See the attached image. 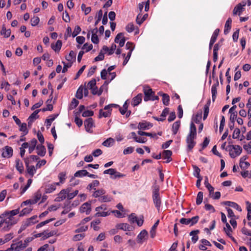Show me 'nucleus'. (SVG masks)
Returning <instances> with one entry per match:
<instances>
[{"label":"nucleus","mask_w":251,"mask_h":251,"mask_svg":"<svg viewBox=\"0 0 251 251\" xmlns=\"http://www.w3.org/2000/svg\"><path fill=\"white\" fill-rule=\"evenodd\" d=\"M102 17V10L100 9L98 12V13L96 15V17L97 18V19L95 21V26H96L99 24V23Z\"/></svg>","instance_id":"nucleus-54"},{"label":"nucleus","mask_w":251,"mask_h":251,"mask_svg":"<svg viewBox=\"0 0 251 251\" xmlns=\"http://www.w3.org/2000/svg\"><path fill=\"white\" fill-rule=\"evenodd\" d=\"M0 34L3 35L4 38H8L10 36L11 30L6 29L4 25H2V29L0 31Z\"/></svg>","instance_id":"nucleus-29"},{"label":"nucleus","mask_w":251,"mask_h":251,"mask_svg":"<svg viewBox=\"0 0 251 251\" xmlns=\"http://www.w3.org/2000/svg\"><path fill=\"white\" fill-rule=\"evenodd\" d=\"M112 200V198L108 195H102L100 198L98 199V201L101 202H106L111 201Z\"/></svg>","instance_id":"nucleus-37"},{"label":"nucleus","mask_w":251,"mask_h":251,"mask_svg":"<svg viewBox=\"0 0 251 251\" xmlns=\"http://www.w3.org/2000/svg\"><path fill=\"white\" fill-rule=\"evenodd\" d=\"M20 213V208L10 211H5L0 215V219L3 225L2 230L8 231L12 226L18 221V219L15 216Z\"/></svg>","instance_id":"nucleus-1"},{"label":"nucleus","mask_w":251,"mask_h":251,"mask_svg":"<svg viewBox=\"0 0 251 251\" xmlns=\"http://www.w3.org/2000/svg\"><path fill=\"white\" fill-rule=\"evenodd\" d=\"M152 126V124L149 122L143 121L139 123L138 128L139 129L146 130L151 128Z\"/></svg>","instance_id":"nucleus-10"},{"label":"nucleus","mask_w":251,"mask_h":251,"mask_svg":"<svg viewBox=\"0 0 251 251\" xmlns=\"http://www.w3.org/2000/svg\"><path fill=\"white\" fill-rule=\"evenodd\" d=\"M218 86H219V82H218V80H217V81L215 83L213 84L212 85L211 94H212V99L213 102H214L216 100V98L217 97V88Z\"/></svg>","instance_id":"nucleus-14"},{"label":"nucleus","mask_w":251,"mask_h":251,"mask_svg":"<svg viewBox=\"0 0 251 251\" xmlns=\"http://www.w3.org/2000/svg\"><path fill=\"white\" fill-rule=\"evenodd\" d=\"M33 208L31 207V206L30 205L29 206H27L25 208H24L19 213V216L22 217L24 216L25 215H26L32 210Z\"/></svg>","instance_id":"nucleus-38"},{"label":"nucleus","mask_w":251,"mask_h":251,"mask_svg":"<svg viewBox=\"0 0 251 251\" xmlns=\"http://www.w3.org/2000/svg\"><path fill=\"white\" fill-rule=\"evenodd\" d=\"M84 124L86 130L87 132H90L94 124L93 119L92 118L87 119L84 121Z\"/></svg>","instance_id":"nucleus-11"},{"label":"nucleus","mask_w":251,"mask_h":251,"mask_svg":"<svg viewBox=\"0 0 251 251\" xmlns=\"http://www.w3.org/2000/svg\"><path fill=\"white\" fill-rule=\"evenodd\" d=\"M152 201L155 207L158 212L160 210L162 204L161 198L159 194V188L158 186H155L152 190Z\"/></svg>","instance_id":"nucleus-3"},{"label":"nucleus","mask_w":251,"mask_h":251,"mask_svg":"<svg viewBox=\"0 0 251 251\" xmlns=\"http://www.w3.org/2000/svg\"><path fill=\"white\" fill-rule=\"evenodd\" d=\"M44 233L45 234H44V236L42 237V239L43 240L46 239L51 236H52L56 233L55 231H50V232L44 231Z\"/></svg>","instance_id":"nucleus-50"},{"label":"nucleus","mask_w":251,"mask_h":251,"mask_svg":"<svg viewBox=\"0 0 251 251\" xmlns=\"http://www.w3.org/2000/svg\"><path fill=\"white\" fill-rule=\"evenodd\" d=\"M126 31L129 33H131L135 29V26L132 23L128 24L125 28Z\"/></svg>","instance_id":"nucleus-52"},{"label":"nucleus","mask_w":251,"mask_h":251,"mask_svg":"<svg viewBox=\"0 0 251 251\" xmlns=\"http://www.w3.org/2000/svg\"><path fill=\"white\" fill-rule=\"evenodd\" d=\"M19 126H20V131H22L23 132V136H24L25 135L28 133V131L27 129V125L26 123H22L21 125Z\"/></svg>","instance_id":"nucleus-43"},{"label":"nucleus","mask_w":251,"mask_h":251,"mask_svg":"<svg viewBox=\"0 0 251 251\" xmlns=\"http://www.w3.org/2000/svg\"><path fill=\"white\" fill-rule=\"evenodd\" d=\"M13 149L9 146H5L4 151L2 153L3 157L9 158L13 155Z\"/></svg>","instance_id":"nucleus-12"},{"label":"nucleus","mask_w":251,"mask_h":251,"mask_svg":"<svg viewBox=\"0 0 251 251\" xmlns=\"http://www.w3.org/2000/svg\"><path fill=\"white\" fill-rule=\"evenodd\" d=\"M54 220H55V218H51V219L47 220L45 221L42 222L40 223H39L36 225V228L37 229L41 227L42 226H45V225L49 223L50 222L52 221H54Z\"/></svg>","instance_id":"nucleus-49"},{"label":"nucleus","mask_w":251,"mask_h":251,"mask_svg":"<svg viewBox=\"0 0 251 251\" xmlns=\"http://www.w3.org/2000/svg\"><path fill=\"white\" fill-rule=\"evenodd\" d=\"M229 155L231 158H235L241 154L242 152V148L239 145H229Z\"/></svg>","instance_id":"nucleus-4"},{"label":"nucleus","mask_w":251,"mask_h":251,"mask_svg":"<svg viewBox=\"0 0 251 251\" xmlns=\"http://www.w3.org/2000/svg\"><path fill=\"white\" fill-rule=\"evenodd\" d=\"M62 41L61 40H57L55 45L51 44V48L55 51H59L62 47Z\"/></svg>","instance_id":"nucleus-36"},{"label":"nucleus","mask_w":251,"mask_h":251,"mask_svg":"<svg viewBox=\"0 0 251 251\" xmlns=\"http://www.w3.org/2000/svg\"><path fill=\"white\" fill-rule=\"evenodd\" d=\"M111 111L112 109L104 112L102 109H100L99 111V118H101L102 117L105 118L110 117L111 114Z\"/></svg>","instance_id":"nucleus-41"},{"label":"nucleus","mask_w":251,"mask_h":251,"mask_svg":"<svg viewBox=\"0 0 251 251\" xmlns=\"http://www.w3.org/2000/svg\"><path fill=\"white\" fill-rule=\"evenodd\" d=\"M104 174H109L111 175V178L115 179L118 178L124 177L125 176V175L118 172L116 169L113 168H110L107 170L104 171Z\"/></svg>","instance_id":"nucleus-5"},{"label":"nucleus","mask_w":251,"mask_h":251,"mask_svg":"<svg viewBox=\"0 0 251 251\" xmlns=\"http://www.w3.org/2000/svg\"><path fill=\"white\" fill-rule=\"evenodd\" d=\"M159 95L162 96V102L164 105L167 106L169 104L170 97L167 94L158 93Z\"/></svg>","instance_id":"nucleus-30"},{"label":"nucleus","mask_w":251,"mask_h":251,"mask_svg":"<svg viewBox=\"0 0 251 251\" xmlns=\"http://www.w3.org/2000/svg\"><path fill=\"white\" fill-rule=\"evenodd\" d=\"M89 173L86 170H79L76 172L74 174L75 177H82L84 176L88 175Z\"/></svg>","instance_id":"nucleus-33"},{"label":"nucleus","mask_w":251,"mask_h":251,"mask_svg":"<svg viewBox=\"0 0 251 251\" xmlns=\"http://www.w3.org/2000/svg\"><path fill=\"white\" fill-rule=\"evenodd\" d=\"M180 126V121H177L173 124L172 131L174 135L176 134Z\"/></svg>","instance_id":"nucleus-32"},{"label":"nucleus","mask_w":251,"mask_h":251,"mask_svg":"<svg viewBox=\"0 0 251 251\" xmlns=\"http://www.w3.org/2000/svg\"><path fill=\"white\" fill-rule=\"evenodd\" d=\"M219 32H220L219 29H218V28L214 30V32L212 35L210 41L215 42L217 40V38L219 35Z\"/></svg>","instance_id":"nucleus-56"},{"label":"nucleus","mask_w":251,"mask_h":251,"mask_svg":"<svg viewBox=\"0 0 251 251\" xmlns=\"http://www.w3.org/2000/svg\"><path fill=\"white\" fill-rule=\"evenodd\" d=\"M113 143L114 140L111 138H109L104 141L103 142L102 145L105 147H110L113 145Z\"/></svg>","instance_id":"nucleus-57"},{"label":"nucleus","mask_w":251,"mask_h":251,"mask_svg":"<svg viewBox=\"0 0 251 251\" xmlns=\"http://www.w3.org/2000/svg\"><path fill=\"white\" fill-rule=\"evenodd\" d=\"M79 104V101L78 100L75 99V98H73L71 104L69 105V109L72 110L75 108Z\"/></svg>","instance_id":"nucleus-47"},{"label":"nucleus","mask_w":251,"mask_h":251,"mask_svg":"<svg viewBox=\"0 0 251 251\" xmlns=\"http://www.w3.org/2000/svg\"><path fill=\"white\" fill-rule=\"evenodd\" d=\"M148 15L147 14H145L143 17H142V15L139 14L136 19V22L137 24L140 25L143 22L146 20V18L148 17Z\"/></svg>","instance_id":"nucleus-40"},{"label":"nucleus","mask_w":251,"mask_h":251,"mask_svg":"<svg viewBox=\"0 0 251 251\" xmlns=\"http://www.w3.org/2000/svg\"><path fill=\"white\" fill-rule=\"evenodd\" d=\"M15 163L16 169L20 174L23 173L24 169L23 162L19 159H16Z\"/></svg>","instance_id":"nucleus-25"},{"label":"nucleus","mask_w":251,"mask_h":251,"mask_svg":"<svg viewBox=\"0 0 251 251\" xmlns=\"http://www.w3.org/2000/svg\"><path fill=\"white\" fill-rule=\"evenodd\" d=\"M62 63L64 66L62 72L63 73H65L67 71L68 68H69L72 66V62L66 63L64 61H62Z\"/></svg>","instance_id":"nucleus-60"},{"label":"nucleus","mask_w":251,"mask_h":251,"mask_svg":"<svg viewBox=\"0 0 251 251\" xmlns=\"http://www.w3.org/2000/svg\"><path fill=\"white\" fill-rule=\"evenodd\" d=\"M159 220H158L153 225L150 231V236L151 238H154L156 235V230L158 226Z\"/></svg>","instance_id":"nucleus-28"},{"label":"nucleus","mask_w":251,"mask_h":251,"mask_svg":"<svg viewBox=\"0 0 251 251\" xmlns=\"http://www.w3.org/2000/svg\"><path fill=\"white\" fill-rule=\"evenodd\" d=\"M203 200V193L201 191L199 192L197 195L196 199V204L200 205L201 203Z\"/></svg>","instance_id":"nucleus-51"},{"label":"nucleus","mask_w":251,"mask_h":251,"mask_svg":"<svg viewBox=\"0 0 251 251\" xmlns=\"http://www.w3.org/2000/svg\"><path fill=\"white\" fill-rule=\"evenodd\" d=\"M100 223V220H96L91 222V226L93 227V229L95 231H97L99 229V227L97 226Z\"/></svg>","instance_id":"nucleus-58"},{"label":"nucleus","mask_w":251,"mask_h":251,"mask_svg":"<svg viewBox=\"0 0 251 251\" xmlns=\"http://www.w3.org/2000/svg\"><path fill=\"white\" fill-rule=\"evenodd\" d=\"M37 141L35 138L32 139L29 143L28 146V152L29 153H31L34 150L35 148H36V144Z\"/></svg>","instance_id":"nucleus-23"},{"label":"nucleus","mask_w":251,"mask_h":251,"mask_svg":"<svg viewBox=\"0 0 251 251\" xmlns=\"http://www.w3.org/2000/svg\"><path fill=\"white\" fill-rule=\"evenodd\" d=\"M137 133L140 136L145 135L147 136H149V137H153V138L156 137V138H157V137L156 136V134L155 133H149V132H146L142 131L141 130H139L137 132Z\"/></svg>","instance_id":"nucleus-44"},{"label":"nucleus","mask_w":251,"mask_h":251,"mask_svg":"<svg viewBox=\"0 0 251 251\" xmlns=\"http://www.w3.org/2000/svg\"><path fill=\"white\" fill-rule=\"evenodd\" d=\"M100 184V182L99 180H94L92 183H90L88 186L87 189H93L95 187L98 186Z\"/></svg>","instance_id":"nucleus-55"},{"label":"nucleus","mask_w":251,"mask_h":251,"mask_svg":"<svg viewBox=\"0 0 251 251\" xmlns=\"http://www.w3.org/2000/svg\"><path fill=\"white\" fill-rule=\"evenodd\" d=\"M197 137V128L195 124L191 122L190 127V131L186 137V142L187 143V148L188 150L191 151L196 144V142L194 141Z\"/></svg>","instance_id":"nucleus-2"},{"label":"nucleus","mask_w":251,"mask_h":251,"mask_svg":"<svg viewBox=\"0 0 251 251\" xmlns=\"http://www.w3.org/2000/svg\"><path fill=\"white\" fill-rule=\"evenodd\" d=\"M66 173L65 172H61L58 175V178L59 179V183H63L65 181V180L66 178Z\"/></svg>","instance_id":"nucleus-59"},{"label":"nucleus","mask_w":251,"mask_h":251,"mask_svg":"<svg viewBox=\"0 0 251 251\" xmlns=\"http://www.w3.org/2000/svg\"><path fill=\"white\" fill-rule=\"evenodd\" d=\"M105 191L103 189H99L94 192L93 197L94 198H100L102 195L105 194Z\"/></svg>","instance_id":"nucleus-42"},{"label":"nucleus","mask_w":251,"mask_h":251,"mask_svg":"<svg viewBox=\"0 0 251 251\" xmlns=\"http://www.w3.org/2000/svg\"><path fill=\"white\" fill-rule=\"evenodd\" d=\"M199 220V217L198 216H196L192 218L186 219L182 218L180 219L179 222L182 224L190 225V226H192L197 223Z\"/></svg>","instance_id":"nucleus-7"},{"label":"nucleus","mask_w":251,"mask_h":251,"mask_svg":"<svg viewBox=\"0 0 251 251\" xmlns=\"http://www.w3.org/2000/svg\"><path fill=\"white\" fill-rule=\"evenodd\" d=\"M116 227L118 229H122L125 231H129L131 230V226H129L127 224H119L116 225Z\"/></svg>","instance_id":"nucleus-26"},{"label":"nucleus","mask_w":251,"mask_h":251,"mask_svg":"<svg viewBox=\"0 0 251 251\" xmlns=\"http://www.w3.org/2000/svg\"><path fill=\"white\" fill-rule=\"evenodd\" d=\"M81 29L79 26L76 25L75 27L74 31L73 33H72V36L73 37H75L77 36L81 31Z\"/></svg>","instance_id":"nucleus-63"},{"label":"nucleus","mask_w":251,"mask_h":251,"mask_svg":"<svg viewBox=\"0 0 251 251\" xmlns=\"http://www.w3.org/2000/svg\"><path fill=\"white\" fill-rule=\"evenodd\" d=\"M200 232V230L197 229L191 231L189 233L190 236H193L191 238L192 242L195 244L199 239V237L197 234Z\"/></svg>","instance_id":"nucleus-27"},{"label":"nucleus","mask_w":251,"mask_h":251,"mask_svg":"<svg viewBox=\"0 0 251 251\" xmlns=\"http://www.w3.org/2000/svg\"><path fill=\"white\" fill-rule=\"evenodd\" d=\"M244 9V8L242 7L241 4H237L233 9V14L234 15L237 14H238V15H240L241 13L243 12Z\"/></svg>","instance_id":"nucleus-34"},{"label":"nucleus","mask_w":251,"mask_h":251,"mask_svg":"<svg viewBox=\"0 0 251 251\" xmlns=\"http://www.w3.org/2000/svg\"><path fill=\"white\" fill-rule=\"evenodd\" d=\"M37 218V216L34 215L32 216L31 218L27 219L24 224V226H29L37 223L38 221L36 220Z\"/></svg>","instance_id":"nucleus-17"},{"label":"nucleus","mask_w":251,"mask_h":251,"mask_svg":"<svg viewBox=\"0 0 251 251\" xmlns=\"http://www.w3.org/2000/svg\"><path fill=\"white\" fill-rule=\"evenodd\" d=\"M36 150H37V153L38 155L41 156H44L46 152L45 147L42 145H39L36 146Z\"/></svg>","instance_id":"nucleus-24"},{"label":"nucleus","mask_w":251,"mask_h":251,"mask_svg":"<svg viewBox=\"0 0 251 251\" xmlns=\"http://www.w3.org/2000/svg\"><path fill=\"white\" fill-rule=\"evenodd\" d=\"M223 204L227 205L228 206L232 207L239 211H242L241 207L236 202L230 201H225L222 203Z\"/></svg>","instance_id":"nucleus-16"},{"label":"nucleus","mask_w":251,"mask_h":251,"mask_svg":"<svg viewBox=\"0 0 251 251\" xmlns=\"http://www.w3.org/2000/svg\"><path fill=\"white\" fill-rule=\"evenodd\" d=\"M76 53L73 51L71 50L69 55L66 56V59L69 62H72L73 60H75Z\"/></svg>","instance_id":"nucleus-39"},{"label":"nucleus","mask_w":251,"mask_h":251,"mask_svg":"<svg viewBox=\"0 0 251 251\" xmlns=\"http://www.w3.org/2000/svg\"><path fill=\"white\" fill-rule=\"evenodd\" d=\"M39 17L37 16H34L32 18H31L30 21H31V24L32 26H34L37 25L39 22Z\"/></svg>","instance_id":"nucleus-61"},{"label":"nucleus","mask_w":251,"mask_h":251,"mask_svg":"<svg viewBox=\"0 0 251 251\" xmlns=\"http://www.w3.org/2000/svg\"><path fill=\"white\" fill-rule=\"evenodd\" d=\"M148 238V232L145 229L142 230L138 235L136 241L138 243L142 244L143 242L147 240Z\"/></svg>","instance_id":"nucleus-8"},{"label":"nucleus","mask_w":251,"mask_h":251,"mask_svg":"<svg viewBox=\"0 0 251 251\" xmlns=\"http://www.w3.org/2000/svg\"><path fill=\"white\" fill-rule=\"evenodd\" d=\"M143 92L145 95L144 100L145 101L151 100L155 93L149 86H144Z\"/></svg>","instance_id":"nucleus-6"},{"label":"nucleus","mask_w":251,"mask_h":251,"mask_svg":"<svg viewBox=\"0 0 251 251\" xmlns=\"http://www.w3.org/2000/svg\"><path fill=\"white\" fill-rule=\"evenodd\" d=\"M142 94L141 93L138 94L136 96L134 97L132 99V105L133 106H137L142 101Z\"/></svg>","instance_id":"nucleus-18"},{"label":"nucleus","mask_w":251,"mask_h":251,"mask_svg":"<svg viewBox=\"0 0 251 251\" xmlns=\"http://www.w3.org/2000/svg\"><path fill=\"white\" fill-rule=\"evenodd\" d=\"M131 53H132V49L131 50H129V51L127 52V55L126 57V54L125 53H123L122 54L123 56L124 57H125L124 61H123V65L124 66H125L127 63L128 62L130 56H131Z\"/></svg>","instance_id":"nucleus-46"},{"label":"nucleus","mask_w":251,"mask_h":251,"mask_svg":"<svg viewBox=\"0 0 251 251\" xmlns=\"http://www.w3.org/2000/svg\"><path fill=\"white\" fill-rule=\"evenodd\" d=\"M96 81L94 78L92 79L88 83L87 87L88 88L91 89L96 86Z\"/></svg>","instance_id":"nucleus-62"},{"label":"nucleus","mask_w":251,"mask_h":251,"mask_svg":"<svg viewBox=\"0 0 251 251\" xmlns=\"http://www.w3.org/2000/svg\"><path fill=\"white\" fill-rule=\"evenodd\" d=\"M83 88L82 86L79 87L76 91L75 97L78 99H81L83 97Z\"/></svg>","instance_id":"nucleus-53"},{"label":"nucleus","mask_w":251,"mask_h":251,"mask_svg":"<svg viewBox=\"0 0 251 251\" xmlns=\"http://www.w3.org/2000/svg\"><path fill=\"white\" fill-rule=\"evenodd\" d=\"M67 198V194L65 192V190L63 189L58 193L57 197L55 198V201L60 202Z\"/></svg>","instance_id":"nucleus-19"},{"label":"nucleus","mask_w":251,"mask_h":251,"mask_svg":"<svg viewBox=\"0 0 251 251\" xmlns=\"http://www.w3.org/2000/svg\"><path fill=\"white\" fill-rule=\"evenodd\" d=\"M79 210L81 213H86L87 215L89 214L91 211V202L84 203L80 207Z\"/></svg>","instance_id":"nucleus-9"},{"label":"nucleus","mask_w":251,"mask_h":251,"mask_svg":"<svg viewBox=\"0 0 251 251\" xmlns=\"http://www.w3.org/2000/svg\"><path fill=\"white\" fill-rule=\"evenodd\" d=\"M42 197V193L40 190L37 191L33 196V199H31L32 203L35 204Z\"/></svg>","instance_id":"nucleus-31"},{"label":"nucleus","mask_w":251,"mask_h":251,"mask_svg":"<svg viewBox=\"0 0 251 251\" xmlns=\"http://www.w3.org/2000/svg\"><path fill=\"white\" fill-rule=\"evenodd\" d=\"M243 148L248 153L251 154V141L248 144L244 145Z\"/></svg>","instance_id":"nucleus-64"},{"label":"nucleus","mask_w":251,"mask_h":251,"mask_svg":"<svg viewBox=\"0 0 251 251\" xmlns=\"http://www.w3.org/2000/svg\"><path fill=\"white\" fill-rule=\"evenodd\" d=\"M12 245H14L13 248L15 251H20L26 248V244H24L22 241L15 244H12Z\"/></svg>","instance_id":"nucleus-22"},{"label":"nucleus","mask_w":251,"mask_h":251,"mask_svg":"<svg viewBox=\"0 0 251 251\" xmlns=\"http://www.w3.org/2000/svg\"><path fill=\"white\" fill-rule=\"evenodd\" d=\"M193 168L194 169V173L193 175L194 176L196 177L197 178L199 177V176H201L200 175V172L201 170L196 165H193Z\"/></svg>","instance_id":"nucleus-48"},{"label":"nucleus","mask_w":251,"mask_h":251,"mask_svg":"<svg viewBox=\"0 0 251 251\" xmlns=\"http://www.w3.org/2000/svg\"><path fill=\"white\" fill-rule=\"evenodd\" d=\"M59 185V182H54L47 185L45 188V193L49 194L53 192L55 190L56 186Z\"/></svg>","instance_id":"nucleus-13"},{"label":"nucleus","mask_w":251,"mask_h":251,"mask_svg":"<svg viewBox=\"0 0 251 251\" xmlns=\"http://www.w3.org/2000/svg\"><path fill=\"white\" fill-rule=\"evenodd\" d=\"M204 184L205 187L208 190L210 194L213 193L214 188L211 184L208 182V179L207 176H205V180Z\"/></svg>","instance_id":"nucleus-35"},{"label":"nucleus","mask_w":251,"mask_h":251,"mask_svg":"<svg viewBox=\"0 0 251 251\" xmlns=\"http://www.w3.org/2000/svg\"><path fill=\"white\" fill-rule=\"evenodd\" d=\"M116 47L117 46L115 44H112L110 49H109L106 46H103L102 47V50L105 51H107L108 55H110L113 54Z\"/></svg>","instance_id":"nucleus-21"},{"label":"nucleus","mask_w":251,"mask_h":251,"mask_svg":"<svg viewBox=\"0 0 251 251\" xmlns=\"http://www.w3.org/2000/svg\"><path fill=\"white\" fill-rule=\"evenodd\" d=\"M28 174L32 177L36 171V168L34 166H28V167H26Z\"/></svg>","instance_id":"nucleus-45"},{"label":"nucleus","mask_w":251,"mask_h":251,"mask_svg":"<svg viewBox=\"0 0 251 251\" xmlns=\"http://www.w3.org/2000/svg\"><path fill=\"white\" fill-rule=\"evenodd\" d=\"M232 19L230 18H228L226 21L224 28V34H227L229 33L231 27Z\"/></svg>","instance_id":"nucleus-20"},{"label":"nucleus","mask_w":251,"mask_h":251,"mask_svg":"<svg viewBox=\"0 0 251 251\" xmlns=\"http://www.w3.org/2000/svg\"><path fill=\"white\" fill-rule=\"evenodd\" d=\"M172 155V151L170 150H165L162 152L163 158L167 159L166 163H169L172 160L171 156Z\"/></svg>","instance_id":"nucleus-15"}]
</instances>
